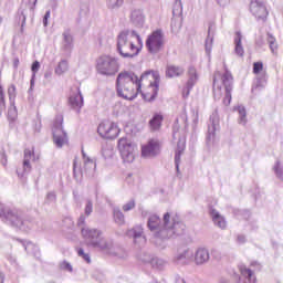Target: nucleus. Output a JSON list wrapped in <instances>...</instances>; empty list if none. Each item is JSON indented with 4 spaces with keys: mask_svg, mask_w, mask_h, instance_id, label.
<instances>
[{
    "mask_svg": "<svg viewBox=\"0 0 283 283\" xmlns=\"http://www.w3.org/2000/svg\"><path fill=\"white\" fill-rule=\"evenodd\" d=\"M148 229L155 233V238L159 240H169L177 238V235H185L187 226L180 221V217L166 212L163 221L160 217L153 214L148 218Z\"/></svg>",
    "mask_w": 283,
    "mask_h": 283,
    "instance_id": "nucleus-1",
    "label": "nucleus"
},
{
    "mask_svg": "<svg viewBox=\"0 0 283 283\" xmlns=\"http://www.w3.org/2000/svg\"><path fill=\"white\" fill-rule=\"evenodd\" d=\"M143 85V75L139 77L134 73L122 72L117 76V92L122 98L134 101Z\"/></svg>",
    "mask_w": 283,
    "mask_h": 283,
    "instance_id": "nucleus-2",
    "label": "nucleus"
},
{
    "mask_svg": "<svg viewBox=\"0 0 283 283\" xmlns=\"http://www.w3.org/2000/svg\"><path fill=\"white\" fill-rule=\"evenodd\" d=\"M233 90V75L226 69L224 73L217 71L213 75V97L220 101L222 96L223 105H231V91Z\"/></svg>",
    "mask_w": 283,
    "mask_h": 283,
    "instance_id": "nucleus-3",
    "label": "nucleus"
},
{
    "mask_svg": "<svg viewBox=\"0 0 283 283\" xmlns=\"http://www.w3.org/2000/svg\"><path fill=\"white\" fill-rule=\"evenodd\" d=\"M140 35L134 31H122L117 40V50L125 59L137 56L140 52Z\"/></svg>",
    "mask_w": 283,
    "mask_h": 283,
    "instance_id": "nucleus-4",
    "label": "nucleus"
},
{
    "mask_svg": "<svg viewBox=\"0 0 283 283\" xmlns=\"http://www.w3.org/2000/svg\"><path fill=\"white\" fill-rule=\"evenodd\" d=\"M117 148L123 163L132 164L136 160V156H138V146H136L132 139L127 137L119 138Z\"/></svg>",
    "mask_w": 283,
    "mask_h": 283,
    "instance_id": "nucleus-5",
    "label": "nucleus"
},
{
    "mask_svg": "<svg viewBox=\"0 0 283 283\" xmlns=\"http://www.w3.org/2000/svg\"><path fill=\"white\" fill-rule=\"evenodd\" d=\"M143 78L149 81L148 90H150V92L144 94V101L151 103V101H156L160 90V73L158 71H146Z\"/></svg>",
    "mask_w": 283,
    "mask_h": 283,
    "instance_id": "nucleus-6",
    "label": "nucleus"
},
{
    "mask_svg": "<svg viewBox=\"0 0 283 283\" xmlns=\"http://www.w3.org/2000/svg\"><path fill=\"white\" fill-rule=\"evenodd\" d=\"M163 48H165V34L161 30H156L146 39V50L149 54H158Z\"/></svg>",
    "mask_w": 283,
    "mask_h": 283,
    "instance_id": "nucleus-7",
    "label": "nucleus"
},
{
    "mask_svg": "<svg viewBox=\"0 0 283 283\" xmlns=\"http://www.w3.org/2000/svg\"><path fill=\"white\" fill-rule=\"evenodd\" d=\"M97 134L101 136V138H105L106 140H114L118 138L120 128L118 127V124L106 120L98 125Z\"/></svg>",
    "mask_w": 283,
    "mask_h": 283,
    "instance_id": "nucleus-8",
    "label": "nucleus"
},
{
    "mask_svg": "<svg viewBox=\"0 0 283 283\" xmlns=\"http://www.w3.org/2000/svg\"><path fill=\"white\" fill-rule=\"evenodd\" d=\"M97 71L99 74L112 76V74L118 72V63L109 56H103L97 62Z\"/></svg>",
    "mask_w": 283,
    "mask_h": 283,
    "instance_id": "nucleus-9",
    "label": "nucleus"
},
{
    "mask_svg": "<svg viewBox=\"0 0 283 283\" xmlns=\"http://www.w3.org/2000/svg\"><path fill=\"white\" fill-rule=\"evenodd\" d=\"M193 261V250L186 248L184 250H178L172 258V264L176 266H187Z\"/></svg>",
    "mask_w": 283,
    "mask_h": 283,
    "instance_id": "nucleus-10",
    "label": "nucleus"
},
{
    "mask_svg": "<svg viewBox=\"0 0 283 283\" xmlns=\"http://www.w3.org/2000/svg\"><path fill=\"white\" fill-rule=\"evenodd\" d=\"M250 11L252 12L255 19L261 21H266V17H269V11H266V6L260 0H253L250 3Z\"/></svg>",
    "mask_w": 283,
    "mask_h": 283,
    "instance_id": "nucleus-11",
    "label": "nucleus"
},
{
    "mask_svg": "<svg viewBox=\"0 0 283 283\" xmlns=\"http://www.w3.org/2000/svg\"><path fill=\"white\" fill-rule=\"evenodd\" d=\"M160 154V142L158 139H149L143 147L144 158H156Z\"/></svg>",
    "mask_w": 283,
    "mask_h": 283,
    "instance_id": "nucleus-12",
    "label": "nucleus"
},
{
    "mask_svg": "<svg viewBox=\"0 0 283 283\" xmlns=\"http://www.w3.org/2000/svg\"><path fill=\"white\" fill-rule=\"evenodd\" d=\"M198 83V72L196 71V67L190 66L188 69V82L186 84V87L184 88V98H187L189 96L191 90H193V85Z\"/></svg>",
    "mask_w": 283,
    "mask_h": 283,
    "instance_id": "nucleus-13",
    "label": "nucleus"
},
{
    "mask_svg": "<svg viewBox=\"0 0 283 283\" xmlns=\"http://www.w3.org/2000/svg\"><path fill=\"white\" fill-rule=\"evenodd\" d=\"M220 129V117L218 116V113L214 112L210 116V122L208 124V138L211 140L216 133Z\"/></svg>",
    "mask_w": 283,
    "mask_h": 283,
    "instance_id": "nucleus-14",
    "label": "nucleus"
},
{
    "mask_svg": "<svg viewBox=\"0 0 283 283\" xmlns=\"http://www.w3.org/2000/svg\"><path fill=\"white\" fill-rule=\"evenodd\" d=\"M195 255V264L198 266H201L202 264H207L210 260V254L209 250L207 248H198L196 252L193 253Z\"/></svg>",
    "mask_w": 283,
    "mask_h": 283,
    "instance_id": "nucleus-15",
    "label": "nucleus"
},
{
    "mask_svg": "<svg viewBox=\"0 0 283 283\" xmlns=\"http://www.w3.org/2000/svg\"><path fill=\"white\" fill-rule=\"evenodd\" d=\"M167 262L163 259L154 258L149 254H144V266L150 265L153 269H163Z\"/></svg>",
    "mask_w": 283,
    "mask_h": 283,
    "instance_id": "nucleus-16",
    "label": "nucleus"
},
{
    "mask_svg": "<svg viewBox=\"0 0 283 283\" xmlns=\"http://www.w3.org/2000/svg\"><path fill=\"white\" fill-rule=\"evenodd\" d=\"M241 276L239 277V283H252L255 282V275L253 274V271L251 269L240 265L239 266Z\"/></svg>",
    "mask_w": 283,
    "mask_h": 283,
    "instance_id": "nucleus-17",
    "label": "nucleus"
},
{
    "mask_svg": "<svg viewBox=\"0 0 283 283\" xmlns=\"http://www.w3.org/2000/svg\"><path fill=\"white\" fill-rule=\"evenodd\" d=\"M53 142L56 147L67 145V133L64 129H53Z\"/></svg>",
    "mask_w": 283,
    "mask_h": 283,
    "instance_id": "nucleus-18",
    "label": "nucleus"
},
{
    "mask_svg": "<svg viewBox=\"0 0 283 283\" xmlns=\"http://www.w3.org/2000/svg\"><path fill=\"white\" fill-rule=\"evenodd\" d=\"M163 114L155 113L150 120L148 122V127L150 132H158L163 127Z\"/></svg>",
    "mask_w": 283,
    "mask_h": 283,
    "instance_id": "nucleus-19",
    "label": "nucleus"
},
{
    "mask_svg": "<svg viewBox=\"0 0 283 283\" xmlns=\"http://www.w3.org/2000/svg\"><path fill=\"white\" fill-rule=\"evenodd\" d=\"M210 216H211L213 224L216 227H218L219 229H222V230L227 229V219H224L222 217V214H220V212H218V210L211 209Z\"/></svg>",
    "mask_w": 283,
    "mask_h": 283,
    "instance_id": "nucleus-20",
    "label": "nucleus"
},
{
    "mask_svg": "<svg viewBox=\"0 0 283 283\" xmlns=\"http://www.w3.org/2000/svg\"><path fill=\"white\" fill-rule=\"evenodd\" d=\"M182 74H185V67L176 65L167 66L166 76L168 78H176V76H182Z\"/></svg>",
    "mask_w": 283,
    "mask_h": 283,
    "instance_id": "nucleus-21",
    "label": "nucleus"
},
{
    "mask_svg": "<svg viewBox=\"0 0 283 283\" xmlns=\"http://www.w3.org/2000/svg\"><path fill=\"white\" fill-rule=\"evenodd\" d=\"M34 158V148H27L24 150V160H23V170L32 171V165H30V160Z\"/></svg>",
    "mask_w": 283,
    "mask_h": 283,
    "instance_id": "nucleus-22",
    "label": "nucleus"
},
{
    "mask_svg": "<svg viewBox=\"0 0 283 283\" xmlns=\"http://www.w3.org/2000/svg\"><path fill=\"white\" fill-rule=\"evenodd\" d=\"M234 53L237 56H244V48L242 46V33L238 31L234 36Z\"/></svg>",
    "mask_w": 283,
    "mask_h": 283,
    "instance_id": "nucleus-23",
    "label": "nucleus"
},
{
    "mask_svg": "<svg viewBox=\"0 0 283 283\" xmlns=\"http://www.w3.org/2000/svg\"><path fill=\"white\" fill-rule=\"evenodd\" d=\"M234 112L239 114V125H247V108L244 106L239 105L234 107Z\"/></svg>",
    "mask_w": 283,
    "mask_h": 283,
    "instance_id": "nucleus-24",
    "label": "nucleus"
},
{
    "mask_svg": "<svg viewBox=\"0 0 283 283\" xmlns=\"http://www.w3.org/2000/svg\"><path fill=\"white\" fill-rule=\"evenodd\" d=\"M211 30H213V24H210L208 28V36L206 39L207 54H211V49L213 48V34H211Z\"/></svg>",
    "mask_w": 283,
    "mask_h": 283,
    "instance_id": "nucleus-25",
    "label": "nucleus"
},
{
    "mask_svg": "<svg viewBox=\"0 0 283 283\" xmlns=\"http://www.w3.org/2000/svg\"><path fill=\"white\" fill-rule=\"evenodd\" d=\"M70 104L73 109H81L83 107V96L78 93L73 97H70Z\"/></svg>",
    "mask_w": 283,
    "mask_h": 283,
    "instance_id": "nucleus-26",
    "label": "nucleus"
},
{
    "mask_svg": "<svg viewBox=\"0 0 283 283\" xmlns=\"http://www.w3.org/2000/svg\"><path fill=\"white\" fill-rule=\"evenodd\" d=\"M96 169V161L90 158L84 159V168L83 172L87 174V171H94Z\"/></svg>",
    "mask_w": 283,
    "mask_h": 283,
    "instance_id": "nucleus-27",
    "label": "nucleus"
},
{
    "mask_svg": "<svg viewBox=\"0 0 283 283\" xmlns=\"http://www.w3.org/2000/svg\"><path fill=\"white\" fill-rule=\"evenodd\" d=\"M172 17H182V0H175Z\"/></svg>",
    "mask_w": 283,
    "mask_h": 283,
    "instance_id": "nucleus-28",
    "label": "nucleus"
},
{
    "mask_svg": "<svg viewBox=\"0 0 283 283\" xmlns=\"http://www.w3.org/2000/svg\"><path fill=\"white\" fill-rule=\"evenodd\" d=\"M273 170L275 172L276 178H279V180H283V165L280 160H276Z\"/></svg>",
    "mask_w": 283,
    "mask_h": 283,
    "instance_id": "nucleus-29",
    "label": "nucleus"
},
{
    "mask_svg": "<svg viewBox=\"0 0 283 283\" xmlns=\"http://www.w3.org/2000/svg\"><path fill=\"white\" fill-rule=\"evenodd\" d=\"M268 43L270 45V50L272 54H277V42H275V38L268 33Z\"/></svg>",
    "mask_w": 283,
    "mask_h": 283,
    "instance_id": "nucleus-30",
    "label": "nucleus"
},
{
    "mask_svg": "<svg viewBox=\"0 0 283 283\" xmlns=\"http://www.w3.org/2000/svg\"><path fill=\"white\" fill-rule=\"evenodd\" d=\"M70 70V64H67V61L63 60L59 63L57 67L55 69V72L57 74H64V72H67Z\"/></svg>",
    "mask_w": 283,
    "mask_h": 283,
    "instance_id": "nucleus-31",
    "label": "nucleus"
},
{
    "mask_svg": "<svg viewBox=\"0 0 283 283\" xmlns=\"http://www.w3.org/2000/svg\"><path fill=\"white\" fill-rule=\"evenodd\" d=\"M17 118H18L17 107L12 106L8 111V120H10V123H14Z\"/></svg>",
    "mask_w": 283,
    "mask_h": 283,
    "instance_id": "nucleus-32",
    "label": "nucleus"
},
{
    "mask_svg": "<svg viewBox=\"0 0 283 283\" xmlns=\"http://www.w3.org/2000/svg\"><path fill=\"white\" fill-rule=\"evenodd\" d=\"M63 129V115H56L53 122V130Z\"/></svg>",
    "mask_w": 283,
    "mask_h": 283,
    "instance_id": "nucleus-33",
    "label": "nucleus"
},
{
    "mask_svg": "<svg viewBox=\"0 0 283 283\" xmlns=\"http://www.w3.org/2000/svg\"><path fill=\"white\" fill-rule=\"evenodd\" d=\"M6 109V93L3 92V85H0V114Z\"/></svg>",
    "mask_w": 283,
    "mask_h": 283,
    "instance_id": "nucleus-34",
    "label": "nucleus"
},
{
    "mask_svg": "<svg viewBox=\"0 0 283 283\" xmlns=\"http://www.w3.org/2000/svg\"><path fill=\"white\" fill-rule=\"evenodd\" d=\"M114 220L117 222V224H123L125 222V214H123L120 210H115Z\"/></svg>",
    "mask_w": 283,
    "mask_h": 283,
    "instance_id": "nucleus-35",
    "label": "nucleus"
},
{
    "mask_svg": "<svg viewBox=\"0 0 283 283\" xmlns=\"http://www.w3.org/2000/svg\"><path fill=\"white\" fill-rule=\"evenodd\" d=\"M266 87V76L259 77L255 87L252 90H264Z\"/></svg>",
    "mask_w": 283,
    "mask_h": 283,
    "instance_id": "nucleus-36",
    "label": "nucleus"
},
{
    "mask_svg": "<svg viewBox=\"0 0 283 283\" xmlns=\"http://www.w3.org/2000/svg\"><path fill=\"white\" fill-rule=\"evenodd\" d=\"M182 156V153L177 151L175 153V167L177 169V171H180V158Z\"/></svg>",
    "mask_w": 283,
    "mask_h": 283,
    "instance_id": "nucleus-37",
    "label": "nucleus"
},
{
    "mask_svg": "<svg viewBox=\"0 0 283 283\" xmlns=\"http://www.w3.org/2000/svg\"><path fill=\"white\" fill-rule=\"evenodd\" d=\"M262 70H264V64H262V62H255L253 64V73L254 74H260V72H262Z\"/></svg>",
    "mask_w": 283,
    "mask_h": 283,
    "instance_id": "nucleus-38",
    "label": "nucleus"
},
{
    "mask_svg": "<svg viewBox=\"0 0 283 283\" xmlns=\"http://www.w3.org/2000/svg\"><path fill=\"white\" fill-rule=\"evenodd\" d=\"M77 255H80V258H83V260H85V262H87V264H90V262H92V260L90 259V254L85 253L83 251V249L77 250Z\"/></svg>",
    "mask_w": 283,
    "mask_h": 283,
    "instance_id": "nucleus-39",
    "label": "nucleus"
},
{
    "mask_svg": "<svg viewBox=\"0 0 283 283\" xmlns=\"http://www.w3.org/2000/svg\"><path fill=\"white\" fill-rule=\"evenodd\" d=\"M186 148V142L185 138H179L178 144H177V150L179 153H184Z\"/></svg>",
    "mask_w": 283,
    "mask_h": 283,
    "instance_id": "nucleus-40",
    "label": "nucleus"
},
{
    "mask_svg": "<svg viewBox=\"0 0 283 283\" xmlns=\"http://www.w3.org/2000/svg\"><path fill=\"white\" fill-rule=\"evenodd\" d=\"M136 207V202L134 200L128 201L126 205L123 206V211H132Z\"/></svg>",
    "mask_w": 283,
    "mask_h": 283,
    "instance_id": "nucleus-41",
    "label": "nucleus"
},
{
    "mask_svg": "<svg viewBox=\"0 0 283 283\" xmlns=\"http://www.w3.org/2000/svg\"><path fill=\"white\" fill-rule=\"evenodd\" d=\"M41 69V64L39 61H34L31 66V71L33 72V76H36V72Z\"/></svg>",
    "mask_w": 283,
    "mask_h": 283,
    "instance_id": "nucleus-42",
    "label": "nucleus"
},
{
    "mask_svg": "<svg viewBox=\"0 0 283 283\" xmlns=\"http://www.w3.org/2000/svg\"><path fill=\"white\" fill-rule=\"evenodd\" d=\"M237 242L238 244H244L247 242V237L244 234H238Z\"/></svg>",
    "mask_w": 283,
    "mask_h": 283,
    "instance_id": "nucleus-43",
    "label": "nucleus"
},
{
    "mask_svg": "<svg viewBox=\"0 0 283 283\" xmlns=\"http://www.w3.org/2000/svg\"><path fill=\"white\" fill-rule=\"evenodd\" d=\"M219 6L224 8L226 6H229L231 3V0H216Z\"/></svg>",
    "mask_w": 283,
    "mask_h": 283,
    "instance_id": "nucleus-44",
    "label": "nucleus"
},
{
    "mask_svg": "<svg viewBox=\"0 0 283 283\" xmlns=\"http://www.w3.org/2000/svg\"><path fill=\"white\" fill-rule=\"evenodd\" d=\"M83 238H90L92 235V230L82 229Z\"/></svg>",
    "mask_w": 283,
    "mask_h": 283,
    "instance_id": "nucleus-45",
    "label": "nucleus"
},
{
    "mask_svg": "<svg viewBox=\"0 0 283 283\" xmlns=\"http://www.w3.org/2000/svg\"><path fill=\"white\" fill-rule=\"evenodd\" d=\"M125 0H107L112 6H120Z\"/></svg>",
    "mask_w": 283,
    "mask_h": 283,
    "instance_id": "nucleus-46",
    "label": "nucleus"
},
{
    "mask_svg": "<svg viewBox=\"0 0 283 283\" xmlns=\"http://www.w3.org/2000/svg\"><path fill=\"white\" fill-rule=\"evenodd\" d=\"M85 213L86 216H90L92 213V202H88L85 207Z\"/></svg>",
    "mask_w": 283,
    "mask_h": 283,
    "instance_id": "nucleus-47",
    "label": "nucleus"
},
{
    "mask_svg": "<svg viewBox=\"0 0 283 283\" xmlns=\"http://www.w3.org/2000/svg\"><path fill=\"white\" fill-rule=\"evenodd\" d=\"M48 19H50V11H46L43 19L44 27H48Z\"/></svg>",
    "mask_w": 283,
    "mask_h": 283,
    "instance_id": "nucleus-48",
    "label": "nucleus"
},
{
    "mask_svg": "<svg viewBox=\"0 0 283 283\" xmlns=\"http://www.w3.org/2000/svg\"><path fill=\"white\" fill-rule=\"evenodd\" d=\"M14 92H17V87L14 85H11L9 88H8V94L9 96H12V94H14Z\"/></svg>",
    "mask_w": 283,
    "mask_h": 283,
    "instance_id": "nucleus-49",
    "label": "nucleus"
},
{
    "mask_svg": "<svg viewBox=\"0 0 283 283\" xmlns=\"http://www.w3.org/2000/svg\"><path fill=\"white\" fill-rule=\"evenodd\" d=\"M64 40L66 43H70L72 41V35L64 33Z\"/></svg>",
    "mask_w": 283,
    "mask_h": 283,
    "instance_id": "nucleus-50",
    "label": "nucleus"
},
{
    "mask_svg": "<svg viewBox=\"0 0 283 283\" xmlns=\"http://www.w3.org/2000/svg\"><path fill=\"white\" fill-rule=\"evenodd\" d=\"M219 283H231V280L227 279V277H221L219 280Z\"/></svg>",
    "mask_w": 283,
    "mask_h": 283,
    "instance_id": "nucleus-51",
    "label": "nucleus"
},
{
    "mask_svg": "<svg viewBox=\"0 0 283 283\" xmlns=\"http://www.w3.org/2000/svg\"><path fill=\"white\" fill-rule=\"evenodd\" d=\"M142 233L140 232H136L134 231V239L136 240V238H140Z\"/></svg>",
    "mask_w": 283,
    "mask_h": 283,
    "instance_id": "nucleus-52",
    "label": "nucleus"
},
{
    "mask_svg": "<svg viewBox=\"0 0 283 283\" xmlns=\"http://www.w3.org/2000/svg\"><path fill=\"white\" fill-rule=\"evenodd\" d=\"M73 172H74V176H76V160L73 164Z\"/></svg>",
    "mask_w": 283,
    "mask_h": 283,
    "instance_id": "nucleus-53",
    "label": "nucleus"
},
{
    "mask_svg": "<svg viewBox=\"0 0 283 283\" xmlns=\"http://www.w3.org/2000/svg\"><path fill=\"white\" fill-rule=\"evenodd\" d=\"M174 138H176V126H174V133H172Z\"/></svg>",
    "mask_w": 283,
    "mask_h": 283,
    "instance_id": "nucleus-54",
    "label": "nucleus"
},
{
    "mask_svg": "<svg viewBox=\"0 0 283 283\" xmlns=\"http://www.w3.org/2000/svg\"><path fill=\"white\" fill-rule=\"evenodd\" d=\"M181 118H182L184 120H187V115H182Z\"/></svg>",
    "mask_w": 283,
    "mask_h": 283,
    "instance_id": "nucleus-55",
    "label": "nucleus"
},
{
    "mask_svg": "<svg viewBox=\"0 0 283 283\" xmlns=\"http://www.w3.org/2000/svg\"><path fill=\"white\" fill-rule=\"evenodd\" d=\"M0 283H3V276L0 274Z\"/></svg>",
    "mask_w": 283,
    "mask_h": 283,
    "instance_id": "nucleus-56",
    "label": "nucleus"
},
{
    "mask_svg": "<svg viewBox=\"0 0 283 283\" xmlns=\"http://www.w3.org/2000/svg\"><path fill=\"white\" fill-rule=\"evenodd\" d=\"M134 17H136V11L135 12H133V14H132V18L134 19Z\"/></svg>",
    "mask_w": 283,
    "mask_h": 283,
    "instance_id": "nucleus-57",
    "label": "nucleus"
},
{
    "mask_svg": "<svg viewBox=\"0 0 283 283\" xmlns=\"http://www.w3.org/2000/svg\"><path fill=\"white\" fill-rule=\"evenodd\" d=\"M15 65H19V60H15Z\"/></svg>",
    "mask_w": 283,
    "mask_h": 283,
    "instance_id": "nucleus-58",
    "label": "nucleus"
},
{
    "mask_svg": "<svg viewBox=\"0 0 283 283\" xmlns=\"http://www.w3.org/2000/svg\"><path fill=\"white\" fill-rule=\"evenodd\" d=\"M129 178H130V175H128V177L126 178V180H129Z\"/></svg>",
    "mask_w": 283,
    "mask_h": 283,
    "instance_id": "nucleus-59",
    "label": "nucleus"
},
{
    "mask_svg": "<svg viewBox=\"0 0 283 283\" xmlns=\"http://www.w3.org/2000/svg\"><path fill=\"white\" fill-rule=\"evenodd\" d=\"M171 28H174V22H171Z\"/></svg>",
    "mask_w": 283,
    "mask_h": 283,
    "instance_id": "nucleus-60",
    "label": "nucleus"
},
{
    "mask_svg": "<svg viewBox=\"0 0 283 283\" xmlns=\"http://www.w3.org/2000/svg\"><path fill=\"white\" fill-rule=\"evenodd\" d=\"M181 283H186L185 280H181Z\"/></svg>",
    "mask_w": 283,
    "mask_h": 283,
    "instance_id": "nucleus-61",
    "label": "nucleus"
},
{
    "mask_svg": "<svg viewBox=\"0 0 283 283\" xmlns=\"http://www.w3.org/2000/svg\"><path fill=\"white\" fill-rule=\"evenodd\" d=\"M176 123H178V118L176 119Z\"/></svg>",
    "mask_w": 283,
    "mask_h": 283,
    "instance_id": "nucleus-62",
    "label": "nucleus"
}]
</instances>
